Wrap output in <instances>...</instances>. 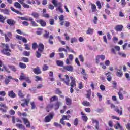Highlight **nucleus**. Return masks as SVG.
<instances>
[{"mask_svg":"<svg viewBox=\"0 0 130 130\" xmlns=\"http://www.w3.org/2000/svg\"><path fill=\"white\" fill-rule=\"evenodd\" d=\"M2 45L3 46V47H5V48L1 51V52H2L3 54L7 55V56H10V55H11V53L10 52H12V51L9 49L10 46H9V45L8 44H5L3 43Z\"/></svg>","mask_w":130,"mask_h":130,"instance_id":"obj_1","label":"nucleus"},{"mask_svg":"<svg viewBox=\"0 0 130 130\" xmlns=\"http://www.w3.org/2000/svg\"><path fill=\"white\" fill-rule=\"evenodd\" d=\"M70 80H71L70 92H71V93H74V87H76V81H75L76 79L74 77L71 76L70 77Z\"/></svg>","mask_w":130,"mask_h":130,"instance_id":"obj_2","label":"nucleus"},{"mask_svg":"<svg viewBox=\"0 0 130 130\" xmlns=\"http://www.w3.org/2000/svg\"><path fill=\"white\" fill-rule=\"evenodd\" d=\"M53 116H54V114H50L49 115L46 116L45 117V122H50L51 119L53 118Z\"/></svg>","mask_w":130,"mask_h":130,"instance_id":"obj_3","label":"nucleus"},{"mask_svg":"<svg viewBox=\"0 0 130 130\" xmlns=\"http://www.w3.org/2000/svg\"><path fill=\"white\" fill-rule=\"evenodd\" d=\"M22 120L25 124L26 125V127L30 128L31 127V124H30V121L28 120V119L26 118H23Z\"/></svg>","mask_w":130,"mask_h":130,"instance_id":"obj_4","label":"nucleus"},{"mask_svg":"<svg viewBox=\"0 0 130 130\" xmlns=\"http://www.w3.org/2000/svg\"><path fill=\"white\" fill-rule=\"evenodd\" d=\"M65 79H61L62 81L64 82L67 86H70V78H69V76L68 75H65Z\"/></svg>","mask_w":130,"mask_h":130,"instance_id":"obj_5","label":"nucleus"},{"mask_svg":"<svg viewBox=\"0 0 130 130\" xmlns=\"http://www.w3.org/2000/svg\"><path fill=\"white\" fill-rule=\"evenodd\" d=\"M64 70L68 71V72H73L74 71V67L73 66H65L63 67Z\"/></svg>","mask_w":130,"mask_h":130,"instance_id":"obj_6","label":"nucleus"},{"mask_svg":"<svg viewBox=\"0 0 130 130\" xmlns=\"http://www.w3.org/2000/svg\"><path fill=\"white\" fill-rule=\"evenodd\" d=\"M73 59H74V55L70 54L69 58L66 60V64H71L70 61H73Z\"/></svg>","mask_w":130,"mask_h":130,"instance_id":"obj_7","label":"nucleus"},{"mask_svg":"<svg viewBox=\"0 0 130 130\" xmlns=\"http://www.w3.org/2000/svg\"><path fill=\"white\" fill-rule=\"evenodd\" d=\"M62 105V103L59 101L56 102L54 105L55 110H57L60 106Z\"/></svg>","mask_w":130,"mask_h":130,"instance_id":"obj_8","label":"nucleus"},{"mask_svg":"<svg viewBox=\"0 0 130 130\" xmlns=\"http://www.w3.org/2000/svg\"><path fill=\"white\" fill-rule=\"evenodd\" d=\"M56 11H59L60 13H63V9H62V4L61 2H58V6L56 8Z\"/></svg>","mask_w":130,"mask_h":130,"instance_id":"obj_9","label":"nucleus"},{"mask_svg":"<svg viewBox=\"0 0 130 130\" xmlns=\"http://www.w3.org/2000/svg\"><path fill=\"white\" fill-rule=\"evenodd\" d=\"M59 20L60 26H63V23H64V16L61 15L59 16Z\"/></svg>","mask_w":130,"mask_h":130,"instance_id":"obj_10","label":"nucleus"},{"mask_svg":"<svg viewBox=\"0 0 130 130\" xmlns=\"http://www.w3.org/2000/svg\"><path fill=\"white\" fill-rule=\"evenodd\" d=\"M38 50L43 52L44 50V45L42 43L39 44L38 45Z\"/></svg>","mask_w":130,"mask_h":130,"instance_id":"obj_11","label":"nucleus"},{"mask_svg":"<svg viewBox=\"0 0 130 130\" xmlns=\"http://www.w3.org/2000/svg\"><path fill=\"white\" fill-rule=\"evenodd\" d=\"M7 23L8 25H10V26H14V25L16 24V22L13 19H7Z\"/></svg>","mask_w":130,"mask_h":130,"instance_id":"obj_12","label":"nucleus"},{"mask_svg":"<svg viewBox=\"0 0 130 130\" xmlns=\"http://www.w3.org/2000/svg\"><path fill=\"white\" fill-rule=\"evenodd\" d=\"M25 103H22L21 104V106H22L23 107H25V105H27V106H28V105H29V102H30V99H25L24 100Z\"/></svg>","mask_w":130,"mask_h":130,"instance_id":"obj_13","label":"nucleus"},{"mask_svg":"<svg viewBox=\"0 0 130 130\" xmlns=\"http://www.w3.org/2000/svg\"><path fill=\"white\" fill-rule=\"evenodd\" d=\"M107 77V80L109 82H111V81L112 80V77H111V73L109 72H108L107 73L105 74Z\"/></svg>","mask_w":130,"mask_h":130,"instance_id":"obj_14","label":"nucleus"},{"mask_svg":"<svg viewBox=\"0 0 130 130\" xmlns=\"http://www.w3.org/2000/svg\"><path fill=\"white\" fill-rule=\"evenodd\" d=\"M29 21H30L31 22V24L32 27H38V25L37 24V23H36V22H35V21L33 20V18L29 17Z\"/></svg>","mask_w":130,"mask_h":130,"instance_id":"obj_15","label":"nucleus"},{"mask_svg":"<svg viewBox=\"0 0 130 130\" xmlns=\"http://www.w3.org/2000/svg\"><path fill=\"white\" fill-rule=\"evenodd\" d=\"M123 92V89H120L119 92L118 93V95H119V98L120 100H122L123 99V95H122Z\"/></svg>","mask_w":130,"mask_h":130,"instance_id":"obj_16","label":"nucleus"},{"mask_svg":"<svg viewBox=\"0 0 130 130\" xmlns=\"http://www.w3.org/2000/svg\"><path fill=\"white\" fill-rule=\"evenodd\" d=\"M33 72L36 74V75H38L39 74H41V71L39 67H37L33 69Z\"/></svg>","mask_w":130,"mask_h":130,"instance_id":"obj_17","label":"nucleus"},{"mask_svg":"<svg viewBox=\"0 0 130 130\" xmlns=\"http://www.w3.org/2000/svg\"><path fill=\"white\" fill-rule=\"evenodd\" d=\"M123 28V26H122V25H117L115 27V29L116 31H119V32H121V31H122Z\"/></svg>","mask_w":130,"mask_h":130,"instance_id":"obj_18","label":"nucleus"},{"mask_svg":"<svg viewBox=\"0 0 130 130\" xmlns=\"http://www.w3.org/2000/svg\"><path fill=\"white\" fill-rule=\"evenodd\" d=\"M42 51H39V50H37L36 51V52L35 53V56L37 57V58H40V57H41V54H42Z\"/></svg>","mask_w":130,"mask_h":130,"instance_id":"obj_19","label":"nucleus"},{"mask_svg":"<svg viewBox=\"0 0 130 130\" xmlns=\"http://www.w3.org/2000/svg\"><path fill=\"white\" fill-rule=\"evenodd\" d=\"M8 96L11 98H15L16 97V94L14 92L13 90L8 92Z\"/></svg>","mask_w":130,"mask_h":130,"instance_id":"obj_20","label":"nucleus"},{"mask_svg":"<svg viewBox=\"0 0 130 130\" xmlns=\"http://www.w3.org/2000/svg\"><path fill=\"white\" fill-rule=\"evenodd\" d=\"M56 94H58V95H59V96L61 97V98H63L64 96L61 95L62 94V92L59 90V88H57L55 90Z\"/></svg>","mask_w":130,"mask_h":130,"instance_id":"obj_21","label":"nucleus"},{"mask_svg":"<svg viewBox=\"0 0 130 130\" xmlns=\"http://www.w3.org/2000/svg\"><path fill=\"white\" fill-rule=\"evenodd\" d=\"M65 100L67 105L70 106L72 104V100L70 98L66 97Z\"/></svg>","mask_w":130,"mask_h":130,"instance_id":"obj_22","label":"nucleus"},{"mask_svg":"<svg viewBox=\"0 0 130 130\" xmlns=\"http://www.w3.org/2000/svg\"><path fill=\"white\" fill-rule=\"evenodd\" d=\"M1 12L2 13H3V14H5V15H10V10H9L8 9H2L1 10Z\"/></svg>","mask_w":130,"mask_h":130,"instance_id":"obj_23","label":"nucleus"},{"mask_svg":"<svg viewBox=\"0 0 130 130\" xmlns=\"http://www.w3.org/2000/svg\"><path fill=\"white\" fill-rule=\"evenodd\" d=\"M11 79H13L12 76H9L6 77L5 80L6 85H8L9 83H10V80H11Z\"/></svg>","mask_w":130,"mask_h":130,"instance_id":"obj_24","label":"nucleus"},{"mask_svg":"<svg viewBox=\"0 0 130 130\" xmlns=\"http://www.w3.org/2000/svg\"><path fill=\"white\" fill-rule=\"evenodd\" d=\"M16 126L19 129H25V126L22 124H16Z\"/></svg>","mask_w":130,"mask_h":130,"instance_id":"obj_25","label":"nucleus"},{"mask_svg":"<svg viewBox=\"0 0 130 130\" xmlns=\"http://www.w3.org/2000/svg\"><path fill=\"white\" fill-rule=\"evenodd\" d=\"M120 110L118 109H115V111L117 112L120 115H122V107H120Z\"/></svg>","mask_w":130,"mask_h":130,"instance_id":"obj_26","label":"nucleus"},{"mask_svg":"<svg viewBox=\"0 0 130 130\" xmlns=\"http://www.w3.org/2000/svg\"><path fill=\"white\" fill-rule=\"evenodd\" d=\"M39 22L41 26H42V27H45V26H46V22H44V20H40L39 21H37L38 23Z\"/></svg>","mask_w":130,"mask_h":130,"instance_id":"obj_27","label":"nucleus"},{"mask_svg":"<svg viewBox=\"0 0 130 130\" xmlns=\"http://www.w3.org/2000/svg\"><path fill=\"white\" fill-rule=\"evenodd\" d=\"M58 3L57 0H52V3L54 5L55 8L58 7Z\"/></svg>","mask_w":130,"mask_h":130,"instance_id":"obj_28","label":"nucleus"},{"mask_svg":"<svg viewBox=\"0 0 130 130\" xmlns=\"http://www.w3.org/2000/svg\"><path fill=\"white\" fill-rule=\"evenodd\" d=\"M116 76L117 77H119V78H121V77H122V72L120 70H118L116 72Z\"/></svg>","mask_w":130,"mask_h":130,"instance_id":"obj_29","label":"nucleus"},{"mask_svg":"<svg viewBox=\"0 0 130 130\" xmlns=\"http://www.w3.org/2000/svg\"><path fill=\"white\" fill-rule=\"evenodd\" d=\"M93 32H94V29L91 28H89L88 30L86 31V34L89 35H92Z\"/></svg>","mask_w":130,"mask_h":130,"instance_id":"obj_30","label":"nucleus"},{"mask_svg":"<svg viewBox=\"0 0 130 130\" xmlns=\"http://www.w3.org/2000/svg\"><path fill=\"white\" fill-rule=\"evenodd\" d=\"M58 100V97L54 95L50 99V101L53 102V101H57Z\"/></svg>","mask_w":130,"mask_h":130,"instance_id":"obj_31","label":"nucleus"},{"mask_svg":"<svg viewBox=\"0 0 130 130\" xmlns=\"http://www.w3.org/2000/svg\"><path fill=\"white\" fill-rule=\"evenodd\" d=\"M14 6L15 8H17V9H21L22 8L21 4H20V3L18 2H15Z\"/></svg>","mask_w":130,"mask_h":130,"instance_id":"obj_32","label":"nucleus"},{"mask_svg":"<svg viewBox=\"0 0 130 130\" xmlns=\"http://www.w3.org/2000/svg\"><path fill=\"white\" fill-rule=\"evenodd\" d=\"M83 105L84 106H91V104H90V102H87V101H84L82 102Z\"/></svg>","mask_w":130,"mask_h":130,"instance_id":"obj_33","label":"nucleus"},{"mask_svg":"<svg viewBox=\"0 0 130 130\" xmlns=\"http://www.w3.org/2000/svg\"><path fill=\"white\" fill-rule=\"evenodd\" d=\"M114 127L116 129H118V128H120V129H122V126L120 125V124H119V123L116 124L114 126Z\"/></svg>","mask_w":130,"mask_h":130,"instance_id":"obj_34","label":"nucleus"},{"mask_svg":"<svg viewBox=\"0 0 130 130\" xmlns=\"http://www.w3.org/2000/svg\"><path fill=\"white\" fill-rule=\"evenodd\" d=\"M52 108H54V105L53 104L48 105L47 106V111H48V112L49 111V110H48V109H51Z\"/></svg>","mask_w":130,"mask_h":130,"instance_id":"obj_35","label":"nucleus"},{"mask_svg":"<svg viewBox=\"0 0 130 130\" xmlns=\"http://www.w3.org/2000/svg\"><path fill=\"white\" fill-rule=\"evenodd\" d=\"M75 42H78V38L76 37L71 38V43H75Z\"/></svg>","mask_w":130,"mask_h":130,"instance_id":"obj_36","label":"nucleus"},{"mask_svg":"<svg viewBox=\"0 0 130 130\" xmlns=\"http://www.w3.org/2000/svg\"><path fill=\"white\" fill-rule=\"evenodd\" d=\"M56 63L58 67H62L63 66V61H60V60H57L56 61Z\"/></svg>","mask_w":130,"mask_h":130,"instance_id":"obj_37","label":"nucleus"},{"mask_svg":"<svg viewBox=\"0 0 130 130\" xmlns=\"http://www.w3.org/2000/svg\"><path fill=\"white\" fill-rule=\"evenodd\" d=\"M54 126H55V127H60V128H62V126H61V124L57 123V122H54L53 124Z\"/></svg>","mask_w":130,"mask_h":130,"instance_id":"obj_38","label":"nucleus"},{"mask_svg":"<svg viewBox=\"0 0 130 130\" xmlns=\"http://www.w3.org/2000/svg\"><path fill=\"white\" fill-rule=\"evenodd\" d=\"M31 16L34 17V18H37L38 17H39V14L37 12H32L31 13Z\"/></svg>","mask_w":130,"mask_h":130,"instance_id":"obj_39","label":"nucleus"},{"mask_svg":"<svg viewBox=\"0 0 130 130\" xmlns=\"http://www.w3.org/2000/svg\"><path fill=\"white\" fill-rule=\"evenodd\" d=\"M10 9L11 11H12L13 12H14V13H16V14H21V12L20 11L15 9L14 7H11Z\"/></svg>","mask_w":130,"mask_h":130,"instance_id":"obj_40","label":"nucleus"},{"mask_svg":"<svg viewBox=\"0 0 130 130\" xmlns=\"http://www.w3.org/2000/svg\"><path fill=\"white\" fill-rule=\"evenodd\" d=\"M91 10L92 12H95L96 11V5L93 3H91Z\"/></svg>","mask_w":130,"mask_h":130,"instance_id":"obj_41","label":"nucleus"},{"mask_svg":"<svg viewBox=\"0 0 130 130\" xmlns=\"http://www.w3.org/2000/svg\"><path fill=\"white\" fill-rule=\"evenodd\" d=\"M45 34H44L43 36L45 38H46V39H48L49 37V32H48L47 31H45Z\"/></svg>","mask_w":130,"mask_h":130,"instance_id":"obj_42","label":"nucleus"},{"mask_svg":"<svg viewBox=\"0 0 130 130\" xmlns=\"http://www.w3.org/2000/svg\"><path fill=\"white\" fill-rule=\"evenodd\" d=\"M63 119H66L67 120H70V118H71V116L70 115H68L67 116L63 115L62 116Z\"/></svg>","mask_w":130,"mask_h":130,"instance_id":"obj_43","label":"nucleus"},{"mask_svg":"<svg viewBox=\"0 0 130 130\" xmlns=\"http://www.w3.org/2000/svg\"><path fill=\"white\" fill-rule=\"evenodd\" d=\"M25 78H26V76L25 75V74H24V73H22L21 75H20L19 80H20V81H22V80H25Z\"/></svg>","mask_w":130,"mask_h":130,"instance_id":"obj_44","label":"nucleus"},{"mask_svg":"<svg viewBox=\"0 0 130 130\" xmlns=\"http://www.w3.org/2000/svg\"><path fill=\"white\" fill-rule=\"evenodd\" d=\"M19 66L21 69H26V64L23 63H19Z\"/></svg>","mask_w":130,"mask_h":130,"instance_id":"obj_45","label":"nucleus"},{"mask_svg":"<svg viewBox=\"0 0 130 130\" xmlns=\"http://www.w3.org/2000/svg\"><path fill=\"white\" fill-rule=\"evenodd\" d=\"M18 95L21 98H23V97H24V94L23 93V92L21 90H19L18 91Z\"/></svg>","mask_w":130,"mask_h":130,"instance_id":"obj_46","label":"nucleus"},{"mask_svg":"<svg viewBox=\"0 0 130 130\" xmlns=\"http://www.w3.org/2000/svg\"><path fill=\"white\" fill-rule=\"evenodd\" d=\"M24 80H25V81L27 82L28 84H31V80H30V78H29V77L25 76V78H24Z\"/></svg>","mask_w":130,"mask_h":130,"instance_id":"obj_47","label":"nucleus"},{"mask_svg":"<svg viewBox=\"0 0 130 130\" xmlns=\"http://www.w3.org/2000/svg\"><path fill=\"white\" fill-rule=\"evenodd\" d=\"M79 58L82 62H84L85 61V60L84 59V57L83 56V55H80L79 56Z\"/></svg>","mask_w":130,"mask_h":130,"instance_id":"obj_48","label":"nucleus"},{"mask_svg":"<svg viewBox=\"0 0 130 130\" xmlns=\"http://www.w3.org/2000/svg\"><path fill=\"white\" fill-rule=\"evenodd\" d=\"M38 45H37V43H34L32 44V49H34V50H35L36 49V48L38 47Z\"/></svg>","mask_w":130,"mask_h":130,"instance_id":"obj_49","label":"nucleus"},{"mask_svg":"<svg viewBox=\"0 0 130 130\" xmlns=\"http://www.w3.org/2000/svg\"><path fill=\"white\" fill-rule=\"evenodd\" d=\"M82 71L81 72V75H82V76H87V73H86V70L84 68H82Z\"/></svg>","mask_w":130,"mask_h":130,"instance_id":"obj_50","label":"nucleus"},{"mask_svg":"<svg viewBox=\"0 0 130 130\" xmlns=\"http://www.w3.org/2000/svg\"><path fill=\"white\" fill-rule=\"evenodd\" d=\"M0 22L5 23V17L3 15H0Z\"/></svg>","mask_w":130,"mask_h":130,"instance_id":"obj_51","label":"nucleus"},{"mask_svg":"<svg viewBox=\"0 0 130 130\" xmlns=\"http://www.w3.org/2000/svg\"><path fill=\"white\" fill-rule=\"evenodd\" d=\"M19 19L24 21H29V18H27L26 17H19Z\"/></svg>","mask_w":130,"mask_h":130,"instance_id":"obj_52","label":"nucleus"},{"mask_svg":"<svg viewBox=\"0 0 130 130\" xmlns=\"http://www.w3.org/2000/svg\"><path fill=\"white\" fill-rule=\"evenodd\" d=\"M23 55L25 56H30V52H27L26 51L23 52Z\"/></svg>","mask_w":130,"mask_h":130,"instance_id":"obj_53","label":"nucleus"},{"mask_svg":"<svg viewBox=\"0 0 130 130\" xmlns=\"http://www.w3.org/2000/svg\"><path fill=\"white\" fill-rule=\"evenodd\" d=\"M82 119L83 121H87L88 120V117L85 115L82 116Z\"/></svg>","mask_w":130,"mask_h":130,"instance_id":"obj_54","label":"nucleus"},{"mask_svg":"<svg viewBox=\"0 0 130 130\" xmlns=\"http://www.w3.org/2000/svg\"><path fill=\"white\" fill-rule=\"evenodd\" d=\"M47 70H48V66L46 64H44L43 67V70L47 71Z\"/></svg>","mask_w":130,"mask_h":130,"instance_id":"obj_55","label":"nucleus"},{"mask_svg":"<svg viewBox=\"0 0 130 130\" xmlns=\"http://www.w3.org/2000/svg\"><path fill=\"white\" fill-rule=\"evenodd\" d=\"M98 56L100 59L101 58L102 60H104L105 59V56L104 55H98Z\"/></svg>","mask_w":130,"mask_h":130,"instance_id":"obj_56","label":"nucleus"},{"mask_svg":"<svg viewBox=\"0 0 130 130\" xmlns=\"http://www.w3.org/2000/svg\"><path fill=\"white\" fill-rule=\"evenodd\" d=\"M22 6L23 8H25L26 9H29V8H30V6L26 3H23Z\"/></svg>","mask_w":130,"mask_h":130,"instance_id":"obj_57","label":"nucleus"},{"mask_svg":"<svg viewBox=\"0 0 130 130\" xmlns=\"http://www.w3.org/2000/svg\"><path fill=\"white\" fill-rule=\"evenodd\" d=\"M42 17H44V18H49V15L46 13H43L42 14Z\"/></svg>","mask_w":130,"mask_h":130,"instance_id":"obj_58","label":"nucleus"},{"mask_svg":"<svg viewBox=\"0 0 130 130\" xmlns=\"http://www.w3.org/2000/svg\"><path fill=\"white\" fill-rule=\"evenodd\" d=\"M121 3L122 7H125V5H126V2H125V0H121Z\"/></svg>","mask_w":130,"mask_h":130,"instance_id":"obj_59","label":"nucleus"},{"mask_svg":"<svg viewBox=\"0 0 130 130\" xmlns=\"http://www.w3.org/2000/svg\"><path fill=\"white\" fill-rule=\"evenodd\" d=\"M96 5H97L99 9H101L102 6H101V3H100V1H98L96 2Z\"/></svg>","mask_w":130,"mask_h":130,"instance_id":"obj_60","label":"nucleus"},{"mask_svg":"<svg viewBox=\"0 0 130 130\" xmlns=\"http://www.w3.org/2000/svg\"><path fill=\"white\" fill-rule=\"evenodd\" d=\"M22 59L24 62H29V59L28 58L23 57Z\"/></svg>","mask_w":130,"mask_h":130,"instance_id":"obj_61","label":"nucleus"},{"mask_svg":"<svg viewBox=\"0 0 130 130\" xmlns=\"http://www.w3.org/2000/svg\"><path fill=\"white\" fill-rule=\"evenodd\" d=\"M97 21H98V17H97V16H94V19L93 20L94 24H97Z\"/></svg>","mask_w":130,"mask_h":130,"instance_id":"obj_62","label":"nucleus"},{"mask_svg":"<svg viewBox=\"0 0 130 130\" xmlns=\"http://www.w3.org/2000/svg\"><path fill=\"white\" fill-rule=\"evenodd\" d=\"M65 27H70L71 23L69 21H65Z\"/></svg>","mask_w":130,"mask_h":130,"instance_id":"obj_63","label":"nucleus"},{"mask_svg":"<svg viewBox=\"0 0 130 130\" xmlns=\"http://www.w3.org/2000/svg\"><path fill=\"white\" fill-rule=\"evenodd\" d=\"M126 128L127 130H130V123H127L126 124Z\"/></svg>","mask_w":130,"mask_h":130,"instance_id":"obj_64","label":"nucleus"}]
</instances>
